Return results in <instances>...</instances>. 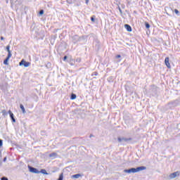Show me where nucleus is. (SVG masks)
<instances>
[{
    "instance_id": "f257e3e1",
    "label": "nucleus",
    "mask_w": 180,
    "mask_h": 180,
    "mask_svg": "<svg viewBox=\"0 0 180 180\" xmlns=\"http://www.w3.org/2000/svg\"><path fill=\"white\" fill-rule=\"evenodd\" d=\"M144 169H147V167L144 166H141L136 168H131L129 169H124V172L127 174H136V172H140V171H144Z\"/></svg>"
},
{
    "instance_id": "f03ea898",
    "label": "nucleus",
    "mask_w": 180,
    "mask_h": 180,
    "mask_svg": "<svg viewBox=\"0 0 180 180\" xmlns=\"http://www.w3.org/2000/svg\"><path fill=\"white\" fill-rule=\"evenodd\" d=\"M117 140L119 143H127V141H131V138L118 137Z\"/></svg>"
},
{
    "instance_id": "7ed1b4c3",
    "label": "nucleus",
    "mask_w": 180,
    "mask_h": 180,
    "mask_svg": "<svg viewBox=\"0 0 180 180\" xmlns=\"http://www.w3.org/2000/svg\"><path fill=\"white\" fill-rule=\"evenodd\" d=\"M30 62H26V60H25V59H22L19 65H24V67L27 68V67H30Z\"/></svg>"
},
{
    "instance_id": "20e7f679",
    "label": "nucleus",
    "mask_w": 180,
    "mask_h": 180,
    "mask_svg": "<svg viewBox=\"0 0 180 180\" xmlns=\"http://www.w3.org/2000/svg\"><path fill=\"white\" fill-rule=\"evenodd\" d=\"M180 172H175L174 173H172L169 175V178L170 179H174V178H176V176H179Z\"/></svg>"
},
{
    "instance_id": "39448f33",
    "label": "nucleus",
    "mask_w": 180,
    "mask_h": 180,
    "mask_svg": "<svg viewBox=\"0 0 180 180\" xmlns=\"http://www.w3.org/2000/svg\"><path fill=\"white\" fill-rule=\"evenodd\" d=\"M29 169H30V172H32L33 174H39L40 172H39V170H37V169L30 167H28Z\"/></svg>"
},
{
    "instance_id": "423d86ee",
    "label": "nucleus",
    "mask_w": 180,
    "mask_h": 180,
    "mask_svg": "<svg viewBox=\"0 0 180 180\" xmlns=\"http://www.w3.org/2000/svg\"><path fill=\"white\" fill-rule=\"evenodd\" d=\"M8 114L10 115V117L13 123L16 122V120L15 119V116L13 115V112L11 110H8Z\"/></svg>"
},
{
    "instance_id": "0eeeda50",
    "label": "nucleus",
    "mask_w": 180,
    "mask_h": 180,
    "mask_svg": "<svg viewBox=\"0 0 180 180\" xmlns=\"http://www.w3.org/2000/svg\"><path fill=\"white\" fill-rule=\"evenodd\" d=\"M165 65L167 67V68H171V65L169 64V58L168 57L165 58Z\"/></svg>"
},
{
    "instance_id": "6e6552de",
    "label": "nucleus",
    "mask_w": 180,
    "mask_h": 180,
    "mask_svg": "<svg viewBox=\"0 0 180 180\" xmlns=\"http://www.w3.org/2000/svg\"><path fill=\"white\" fill-rule=\"evenodd\" d=\"M58 155L57 154V153H52L49 154V157L52 160H54V158H57Z\"/></svg>"
},
{
    "instance_id": "1a4fd4ad",
    "label": "nucleus",
    "mask_w": 180,
    "mask_h": 180,
    "mask_svg": "<svg viewBox=\"0 0 180 180\" xmlns=\"http://www.w3.org/2000/svg\"><path fill=\"white\" fill-rule=\"evenodd\" d=\"M82 176V175L81 174H74L71 176V178H72L73 179H78V178H81Z\"/></svg>"
},
{
    "instance_id": "9d476101",
    "label": "nucleus",
    "mask_w": 180,
    "mask_h": 180,
    "mask_svg": "<svg viewBox=\"0 0 180 180\" xmlns=\"http://www.w3.org/2000/svg\"><path fill=\"white\" fill-rule=\"evenodd\" d=\"M125 29L127 30V32H131V27L127 24L124 25Z\"/></svg>"
},
{
    "instance_id": "9b49d317",
    "label": "nucleus",
    "mask_w": 180,
    "mask_h": 180,
    "mask_svg": "<svg viewBox=\"0 0 180 180\" xmlns=\"http://www.w3.org/2000/svg\"><path fill=\"white\" fill-rule=\"evenodd\" d=\"M72 39L73 40H75L74 43H77V41H78V40L79 39V37H78L77 35H75L73 36Z\"/></svg>"
},
{
    "instance_id": "f8f14e48",
    "label": "nucleus",
    "mask_w": 180,
    "mask_h": 180,
    "mask_svg": "<svg viewBox=\"0 0 180 180\" xmlns=\"http://www.w3.org/2000/svg\"><path fill=\"white\" fill-rule=\"evenodd\" d=\"M20 108L22 113H26V110H25V107L22 104L20 105Z\"/></svg>"
},
{
    "instance_id": "ddd939ff",
    "label": "nucleus",
    "mask_w": 180,
    "mask_h": 180,
    "mask_svg": "<svg viewBox=\"0 0 180 180\" xmlns=\"http://www.w3.org/2000/svg\"><path fill=\"white\" fill-rule=\"evenodd\" d=\"M8 61H9V58H6L4 61V65H8L9 63H8Z\"/></svg>"
},
{
    "instance_id": "4468645a",
    "label": "nucleus",
    "mask_w": 180,
    "mask_h": 180,
    "mask_svg": "<svg viewBox=\"0 0 180 180\" xmlns=\"http://www.w3.org/2000/svg\"><path fill=\"white\" fill-rule=\"evenodd\" d=\"M70 65H74L75 64V60H74V59H71L70 60Z\"/></svg>"
},
{
    "instance_id": "2eb2a0df",
    "label": "nucleus",
    "mask_w": 180,
    "mask_h": 180,
    "mask_svg": "<svg viewBox=\"0 0 180 180\" xmlns=\"http://www.w3.org/2000/svg\"><path fill=\"white\" fill-rule=\"evenodd\" d=\"M76 98H77V95H75V94H72L71 95L70 99L74 100V99H76Z\"/></svg>"
},
{
    "instance_id": "dca6fc26",
    "label": "nucleus",
    "mask_w": 180,
    "mask_h": 180,
    "mask_svg": "<svg viewBox=\"0 0 180 180\" xmlns=\"http://www.w3.org/2000/svg\"><path fill=\"white\" fill-rule=\"evenodd\" d=\"M1 113H2L3 116H6V115H8L6 110H3L1 111Z\"/></svg>"
},
{
    "instance_id": "f3484780",
    "label": "nucleus",
    "mask_w": 180,
    "mask_h": 180,
    "mask_svg": "<svg viewBox=\"0 0 180 180\" xmlns=\"http://www.w3.org/2000/svg\"><path fill=\"white\" fill-rule=\"evenodd\" d=\"M41 174H44L45 175H47V172L46 171V169H42L41 170Z\"/></svg>"
},
{
    "instance_id": "a211bd4d",
    "label": "nucleus",
    "mask_w": 180,
    "mask_h": 180,
    "mask_svg": "<svg viewBox=\"0 0 180 180\" xmlns=\"http://www.w3.org/2000/svg\"><path fill=\"white\" fill-rule=\"evenodd\" d=\"M8 56L6 57V58H11V57H12V53L11 52H8Z\"/></svg>"
},
{
    "instance_id": "6ab92c4d",
    "label": "nucleus",
    "mask_w": 180,
    "mask_h": 180,
    "mask_svg": "<svg viewBox=\"0 0 180 180\" xmlns=\"http://www.w3.org/2000/svg\"><path fill=\"white\" fill-rule=\"evenodd\" d=\"M145 26H146V29H150V24H148V22H146Z\"/></svg>"
},
{
    "instance_id": "aec40b11",
    "label": "nucleus",
    "mask_w": 180,
    "mask_h": 180,
    "mask_svg": "<svg viewBox=\"0 0 180 180\" xmlns=\"http://www.w3.org/2000/svg\"><path fill=\"white\" fill-rule=\"evenodd\" d=\"M10 49H11V46H10L9 45H8V46H6V50H7L8 53L11 52Z\"/></svg>"
},
{
    "instance_id": "412c9836",
    "label": "nucleus",
    "mask_w": 180,
    "mask_h": 180,
    "mask_svg": "<svg viewBox=\"0 0 180 180\" xmlns=\"http://www.w3.org/2000/svg\"><path fill=\"white\" fill-rule=\"evenodd\" d=\"M76 63H81V58H77L76 59Z\"/></svg>"
},
{
    "instance_id": "4be33fe9",
    "label": "nucleus",
    "mask_w": 180,
    "mask_h": 180,
    "mask_svg": "<svg viewBox=\"0 0 180 180\" xmlns=\"http://www.w3.org/2000/svg\"><path fill=\"white\" fill-rule=\"evenodd\" d=\"M174 13H176V15H178V13H179V11H178V9H175V10H174Z\"/></svg>"
},
{
    "instance_id": "5701e85b",
    "label": "nucleus",
    "mask_w": 180,
    "mask_h": 180,
    "mask_svg": "<svg viewBox=\"0 0 180 180\" xmlns=\"http://www.w3.org/2000/svg\"><path fill=\"white\" fill-rule=\"evenodd\" d=\"M43 13H44V11L41 10V11H39V15H43Z\"/></svg>"
},
{
    "instance_id": "b1692460",
    "label": "nucleus",
    "mask_w": 180,
    "mask_h": 180,
    "mask_svg": "<svg viewBox=\"0 0 180 180\" xmlns=\"http://www.w3.org/2000/svg\"><path fill=\"white\" fill-rule=\"evenodd\" d=\"M3 146V141L2 139H0V147H2Z\"/></svg>"
},
{
    "instance_id": "393cba45",
    "label": "nucleus",
    "mask_w": 180,
    "mask_h": 180,
    "mask_svg": "<svg viewBox=\"0 0 180 180\" xmlns=\"http://www.w3.org/2000/svg\"><path fill=\"white\" fill-rule=\"evenodd\" d=\"M58 180H63V174L60 175Z\"/></svg>"
},
{
    "instance_id": "a878e982",
    "label": "nucleus",
    "mask_w": 180,
    "mask_h": 180,
    "mask_svg": "<svg viewBox=\"0 0 180 180\" xmlns=\"http://www.w3.org/2000/svg\"><path fill=\"white\" fill-rule=\"evenodd\" d=\"M91 22H95V18H94V17H91Z\"/></svg>"
},
{
    "instance_id": "bb28decb",
    "label": "nucleus",
    "mask_w": 180,
    "mask_h": 180,
    "mask_svg": "<svg viewBox=\"0 0 180 180\" xmlns=\"http://www.w3.org/2000/svg\"><path fill=\"white\" fill-rule=\"evenodd\" d=\"M1 180H8V178H6V177H2V178H1Z\"/></svg>"
},
{
    "instance_id": "cd10ccee",
    "label": "nucleus",
    "mask_w": 180,
    "mask_h": 180,
    "mask_svg": "<svg viewBox=\"0 0 180 180\" xmlns=\"http://www.w3.org/2000/svg\"><path fill=\"white\" fill-rule=\"evenodd\" d=\"M67 56H64V58H63V61H65V60H67Z\"/></svg>"
},
{
    "instance_id": "c85d7f7f",
    "label": "nucleus",
    "mask_w": 180,
    "mask_h": 180,
    "mask_svg": "<svg viewBox=\"0 0 180 180\" xmlns=\"http://www.w3.org/2000/svg\"><path fill=\"white\" fill-rule=\"evenodd\" d=\"M120 57H122L120 55H117V56H116V58H120Z\"/></svg>"
},
{
    "instance_id": "c756f323",
    "label": "nucleus",
    "mask_w": 180,
    "mask_h": 180,
    "mask_svg": "<svg viewBox=\"0 0 180 180\" xmlns=\"http://www.w3.org/2000/svg\"><path fill=\"white\" fill-rule=\"evenodd\" d=\"M92 75H98V72H94V74Z\"/></svg>"
},
{
    "instance_id": "7c9ffc66",
    "label": "nucleus",
    "mask_w": 180,
    "mask_h": 180,
    "mask_svg": "<svg viewBox=\"0 0 180 180\" xmlns=\"http://www.w3.org/2000/svg\"><path fill=\"white\" fill-rule=\"evenodd\" d=\"M67 3H68V4H72V1H70L68 0V1H67Z\"/></svg>"
},
{
    "instance_id": "2f4dec72",
    "label": "nucleus",
    "mask_w": 180,
    "mask_h": 180,
    "mask_svg": "<svg viewBox=\"0 0 180 180\" xmlns=\"http://www.w3.org/2000/svg\"><path fill=\"white\" fill-rule=\"evenodd\" d=\"M3 161H4V162H6V158H4Z\"/></svg>"
},
{
    "instance_id": "473e14b6",
    "label": "nucleus",
    "mask_w": 180,
    "mask_h": 180,
    "mask_svg": "<svg viewBox=\"0 0 180 180\" xmlns=\"http://www.w3.org/2000/svg\"><path fill=\"white\" fill-rule=\"evenodd\" d=\"M119 11H120V13H122V8H119Z\"/></svg>"
},
{
    "instance_id": "72a5a7b5",
    "label": "nucleus",
    "mask_w": 180,
    "mask_h": 180,
    "mask_svg": "<svg viewBox=\"0 0 180 180\" xmlns=\"http://www.w3.org/2000/svg\"><path fill=\"white\" fill-rule=\"evenodd\" d=\"M1 40H4V37H1Z\"/></svg>"
},
{
    "instance_id": "f704fd0d",
    "label": "nucleus",
    "mask_w": 180,
    "mask_h": 180,
    "mask_svg": "<svg viewBox=\"0 0 180 180\" xmlns=\"http://www.w3.org/2000/svg\"><path fill=\"white\" fill-rule=\"evenodd\" d=\"M1 154H2V152H1V150H0V157H1Z\"/></svg>"
},
{
    "instance_id": "c9c22d12",
    "label": "nucleus",
    "mask_w": 180,
    "mask_h": 180,
    "mask_svg": "<svg viewBox=\"0 0 180 180\" xmlns=\"http://www.w3.org/2000/svg\"><path fill=\"white\" fill-rule=\"evenodd\" d=\"M88 1H89V0H86V4H87Z\"/></svg>"
},
{
    "instance_id": "e433bc0d",
    "label": "nucleus",
    "mask_w": 180,
    "mask_h": 180,
    "mask_svg": "<svg viewBox=\"0 0 180 180\" xmlns=\"http://www.w3.org/2000/svg\"><path fill=\"white\" fill-rule=\"evenodd\" d=\"M0 165H1V163H0Z\"/></svg>"
}]
</instances>
